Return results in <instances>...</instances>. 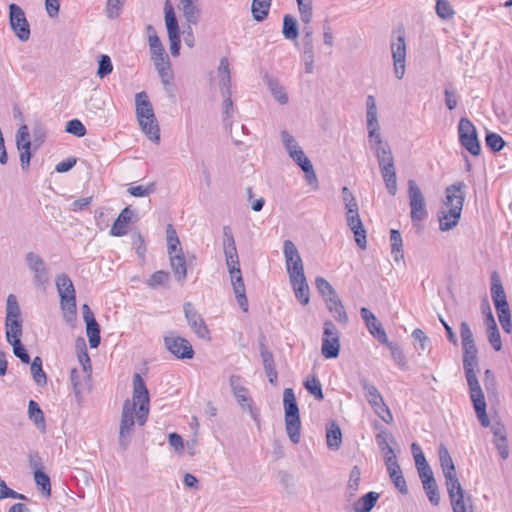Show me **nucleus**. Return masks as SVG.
I'll return each mask as SVG.
<instances>
[{
  "label": "nucleus",
  "mask_w": 512,
  "mask_h": 512,
  "mask_svg": "<svg viewBox=\"0 0 512 512\" xmlns=\"http://www.w3.org/2000/svg\"><path fill=\"white\" fill-rule=\"evenodd\" d=\"M327 446L331 450H338L342 443V432L339 425L332 421L326 428Z\"/></svg>",
  "instance_id": "nucleus-34"
},
{
  "label": "nucleus",
  "mask_w": 512,
  "mask_h": 512,
  "mask_svg": "<svg viewBox=\"0 0 512 512\" xmlns=\"http://www.w3.org/2000/svg\"><path fill=\"white\" fill-rule=\"evenodd\" d=\"M423 489L433 506H438L440 503V494L439 488L436 482H432L426 485H423Z\"/></svg>",
  "instance_id": "nucleus-62"
},
{
  "label": "nucleus",
  "mask_w": 512,
  "mask_h": 512,
  "mask_svg": "<svg viewBox=\"0 0 512 512\" xmlns=\"http://www.w3.org/2000/svg\"><path fill=\"white\" fill-rule=\"evenodd\" d=\"M326 306L337 322L341 324L348 323V315L345 311L342 301L339 299L338 296H336L335 298H327Z\"/></svg>",
  "instance_id": "nucleus-33"
},
{
  "label": "nucleus",
  "mask_w": 512,
  "mask_h": 512,
  "mask_svg": "<svg viewBox=\"0 0 512 512\" xmlns=\"http://www.w3.org/2000/svg\"><path fill=\"white\" fill-rule=\"evenodd\" d=\"M27 266L34 273V282L44 285L48 282V270L44 260L37 254L29 252L25 257Z\"/></svg>",
  "instance_id": "nucleus-23"
},
{
  "label": "nucleus",
  "mask_w": 512,
  "mask_h": 512,
  "mask_svg": "<svg viewBox=\"0 0 512 512\" xmlns=\"http://www.w3.org/2000/svg\"><path fill=\"white\" fill-rule=\"evenodd\" d=\"M379 499L377 492L371 491L360 497L353 505L354 512H370Z\"/></svg>",
  "instance_id": "nucleus-35"
},
{
  "label": "nucleus",
  "mask_w": 512,
  "mask_h": 512,
  "mask_svg": "<svg viewBox=\"0 0 512 512\" xmlns=\"http://www.w3.org/2000/svg\"><path fill=\"white\" fill-rule=\"evenodd\" d=\"M458 135L460 144L473 156L480 155L481 146L478 140L476 127L466 117L460 119L458 124Z\"/></svg>",
  "instance_id": "nucleus-14"
},
{
  "label": "nucleus",
  "mask_w": 512,
  "mask_h": 512,
  "mask_svg": "<svg viewBox=\"0 0 512 512\" xmlns=\"http://www.w3.org/2000/svg\"><path fill=\"white\" fill-rule=\"evenodd\" d=\"M340 333L335 324L327 320L324 322L321 353L326 359H334L340 353Z\"/></svg>",
  "instance_id": "nucleus-12"
},
{
  "label": "nucleus",
  "mask_w": 512,
  "mask_h": 512,
  "mask_svg": "<svg viewBox=\"0 0 512 512\" xmlns=\"http://www.w3.org/2000/svg\"><path fill=\"white\" fill-rule=\"evenodd\" d=\"M9 24L15 36L22 42L30 38V25L24 10L15 3L9 5Z\"/></svg>",
  "instance_id": "nucleus-16"
},
{
  "label": "nucleus",
  "mask_w": 512,
  "mask_h": 512,
  "mask_svg": "<svg viewBox=\"0 0 512 512\" xmlns=\"http://www.w3.org/2000/svg\"><path fill=\"white\" fill-rule=\"evenodd\" d=\"M188 325L201 339H210V332L202 316L196 311L192 303L187 302L183 306Z\"/></svg>",
  "instance_id": "nucleus-22"
},
{
  "label": "nucleus",
  "mask_w": 512,
  "mask_h": 512,
  "mask_svg": "<svg viewBox=\"0 0 512 512\" xmlns=\"http://www.w3.org/2000/svg\"><path fill=\"white\" fill-rule=\"evenodd\" d=\"M360 314L370 334L380 343H387V334L376 316L365 307L361 308Z\"/></svg>",
  "instance_id": "nucleus-25"
},
{
  "label": "nucleus",
  "mask_w": 512,
  "mask_h": 512,
  "mask_svg": "<svg viewBox=\"0 0 512 512\" xmlns=\"http://www.w3.org/2000/svg\"><path fill=\"white\" fill-rule=\"evenodd\" d=\"M362 389L365 392V398L373 408L374 412L385 422L391 423L393 421L392 413L389 407L385 404L382 395L377 387L371 384L367 378L362 377L359 380Z\"/></svg>",
  "instance_id": "nucleus-10"
},
{
  "label": "nucleus",
  "mask_w": 512,
  "mask_h": 512,
  "mask_svg": "<svg viewBox=\"0 0 512 512\" xmlns=\"http://www.w3.org/2000/svg\"><path fill=\"white\" fill-rule=\"evenodd\" d=\"M391 41V53L393 58L394 73L397 79H402L405 74L406 42L404 30H398Z\"/></svg>",
  "instance_id": "nucleus-15"
},
{
  "label": "nucleus",
  "mask_w": 512,
  "mask_h": 512,
  "mask_svg": "<svg viewBox=\"0 0 512 512\" xmlns=\"http://www.w3.org/2000/svg\"><path fill=\"white\" fill-rule=\"evenodd\" d=\"M134 211L129 207L124 208L113 223L110 234L113 236H124L128 232V224L132 222Z\"/></svg>",
  "instance_id": "nucleus-29"
},
{
  "label": "nucleus",
  "mask_w": 512,
  "mask_h": 512,
  "mask_svg": "<svg viewBox=\"0 0 512 512\" xmlns=\"http://www.w3.org/2000/svg\"><path fill=\"white\" fill-rule=\"evenodd\" d=\"M164 13H165V24L167 28L168 38H172L173 36H178L179 34V26L178 21L174 12V8L170 2V0H166L164 4Z\"/></svg>",
  "instance_id": "nucleus-32"
},
{
  "label": "nucleus",
  "mask_w": 512,
  "mask_h": 512,
  "mask_svg": "<svg viewBox=\"0 0 512 512\" xmlns=\"http://www.w3.org/2000/svg\"><path fill=\"white\" fill-rule=\"evenodd\" d=\"M391 254L395 261L403 258V240L398 230L392 229L390 231Z\"/></svg>",
  "instance_id": "nucleus-40"
},
{
  "label": "nucleus",
  "mask_w": 512,
  "mask_h": 512,
  "mask_svg": "<svg viewBox=\"0 0 512 512\" xmlns=\"http://www.w3.org/2000/svg\"><path fill=\"white\" fill-rule=\"evenodd\" d=\"M135 104L136 116L143 133H145L151 141L158 142L160 139L159 125L147 93L144 91L137 93L135 96Z\"/></svg>",
  "instance_id": "nucleus-6"
},
{
  "label": "nucleus",
  "mask_w": 512,
  "mask_h": 512,
  "mask_svg": "<svg viewBox=\"0 0 512 512\" xmlns=\"http://www.w3.org/2000/svg\"><path fill=\"white\" fill-rule=\"evenodd\" d=\"M465 187L463 182H457L446 188L444 208L438 216L441 231H449L458 224L464 203L463 189Z\"/></svg>",
  "instance_id": "nucleus-3"
},
{
  "label": "nucleus",
  "mask_w": 512,
  "mask_h": 512,
  "mask_svg": "<svg viewBox=\"0 0 512 512\" xmlns=\"http://www.w3.org/2000/svg\"><path fill=\"white\" fill-rule=\"evenodd\" d=\"M136 413L135 403H131V400L127 399L123 404L119 428V445L122 450H126L130 443V437L135 423L134 414Z\"/></svg>",
  "instance_id": "nucleus-18"
},
{
  "label": "nucleus",
  "mask_w": 512,
  "mask_h": 512,
  "mask_svg": "<svg viewBox=\"0 0 512 512\" xmlns=\"http://www.w3.org/2000/svg\"><path fill=\"white\" fill-rule=\"evenodd\" d=\"M304 387L312 394L317 400H323L324 394L320 381L316 376H312L304 382Z\"/></svg>",
  "instance_id": "nucleus-52"
},
{
  "label": "nucleus",
  "mask_w": 512,
  "mask_h": 512,
  "mask_svg": "<svg viewBox=\"0 0 512 512\" xmlns=\"http://www.w3.org/2000/svg\"><path fill=\"white\" fill-rule=\"evenodd\" d=\"M34 481L44 496L49 497L51 495L50 477L44 471L35 472Z\"/></svg>",
  "instance_id": "nucleus-49"
},
{
  "label": "nucleus",
  "mask_w": 512,
  "mask_h": 512,
  "mask_svg": "<svg viewBox=\"0 0 512 512\" xmlns=\"http://www.w3.org/2000/svg\"><path fill=\"white\" fill-rule=\"evenodd\" d=\"M303 61L305 72L313 73L314 70V43H303Z\"/></svg>",
  "instance_id": "nucleus-50"
},
{
  "label": "nucleus",
  "mask_w": 512,
  "mask_h": 512,
  "mask_svg": "<svg viewBox=\"0 0 512 512\" xmlns=\"http://www.w3.org/2000/svg\"><path fill=\"white\" fill-rule=\"evenodd\" d=\"M155 68L160 76L162 84L167 87L172 84L173 72L171 70L170 61L156 63Z\"/></svg>",
  "instance_id": "nucleus-47"
},
{
  "label": "nucleus",
  "mask_w": 512,
  "mask_h": 512,
  "mask_svg": "<svg viewBox=\"0 0 512 512\" xmlns=\"http://www.w3.org/2000/svg\"><path fill=\"white\" fill-rule=\"evenodd\" d=\"M460 335L463 348V359L478 358V350L474 342L473 333L467 322H461Z\"/></svg>",
  "instance_id": "nucleus-26"
},
{
  "label": "nucleus",
  "mask_w": 512,
  "mask_h": 512,
  "mask_svg": "<svg viewBox=\"0 0 512 512\" xmlns=\"http://www.w3.org/2000/svg\"><path fill=\"white\" fill-rule=\"evenodd\" d=\"M383 344L389 348V350L391 352V357L394 360V362L401 368L405 367L406 358H405V355H404L402 349L397 344L390 342L388 338H387V343H383Z\"/></svg>",
  "instance_id": "nucleus-53"
},
{
  "label": "nucleus",
  "mask_w": 512,
  "mask_h": 512,
  "mask_svg": "<svg viewBox=\"0 0 512 512\" xmlns=\"http://www.w3.org/2000/svg\"><path fill=\"white\" fill-rule=\"evenodd\" d=\"M5 334L7 342L12 346L13 353L22 363L28 364L30 356L21 343L22 319L20 306L15 295L10 294L6 300Z\"/></svg>",
  "instance_id": "nucleus-2"
},
{
  "label": "nucleus",
  "mask_w": 512,
  "mask_h": 512,
  "mask_svg": "<svg viewBox=\"0 0 512 512\" xmlns=\"http://www.w3.org/2000/svg\"><path fill=\"white\" fill-rule=\"evenodd\" d=\"M86 323V334L91 348H97L100 344V327L96 319Z\"/></svg>",
  "instance_id": "nucleus-43"
},
{
  "label": "nucleus",
  "mask_w": 512,
  "mask_h": 512,
  "mask_svg": "<svg viewBox=\"0 0 512 512\" xmlns=\"http://www.w3.org/2000/svg\"><path fill=\"white\" fill-rule=\"evenodd\" d=\"M125 0H107L105 12L107 18L113 20L116 19L124 6Z\"/></svg>",
  "instance_id": "nucleus-56"
},
{
  "label": "nucleus",
  "mask_w": 512,
  "mask_h": 512,
  "mask_svg": "<svg viewBox=\"0 0 512 512\" xmlns=\"http://www.w3.org/2000/svg\"><path fill=\"white\" fill-rule=\"evenodd\" d=\"M265 82L270 90L274 99L281 105L288 103V96L284 88L279 84L277 79H274L268 75L265 76Z\"/></svg>",
  "instance_id": "nucleus-37"
},
{
  "label": "nucleus",
  "mask_w": 512,
  "mask_h": 512,
  "mask_svg": "<svg viewBox=\"0 0 512 512\" xmlns=\"http://www.w3.org/2000/svg\"><path fill=\"white\" fill-rule=\"evenodd\" d=\"M131 403H135V407L139 405L136 418L139 425H144L149 413V393L144 380L138 373L133 377V399Z\"/></svg>",
  "instance_id": "nucleus-11"
},
{
  "label": "nucleus",
  "mask_w": 512,
  "mask_h": 512,
  "mask_svg": "<svg viewBox=\"0 0 512 512\" xmlns=\"http://www.w3.org/2000/svg\"><path fill=\"white\" fill-rule=\"evenodd\" d=\"M446 488L453 512H473L471 496L465 492L460 482Z\"/></svg>",
  "instance_id": "nucleus-19"
},
{
  "label": "nucleus",
  "mask_w": 512,
  "mask_h": 512,
  "mask_svg": "<svg viewBox=\"0 0 512 512\" xmlns=\"http://www.w3.org/2000/svg\"><path fill=\"white\" fill-rule=\"evenodd\" d=\"M301 21L308 25L313 18L312 0H296Z\"/></svg>",
  "instance_id": "nucleus-46"
},
{
  "label": "nucleus",
  "mask_w": 512,
  "mask_h": 512,
  "mask_svg": "<svg viewBox=\"0 0 512 512\" xmlns=\"http://www.w3.org/2000/svg\"><path fill=\"white\" fill-rule=\"evenodd\" d=\"M150 52H151V60L154 65L156 63H163L169 61V57L165 52V49L159 39L158 36H154L151 38V42H149Z\"/></svg>",
  "instance_id": "nucleus-38"
},
{
  "label": "nucleus",
  "mask_w": 512,
  "mask_h": 512,
  "mask_svg": "<svg viewBox=\"0 0 512 512\" xmlns=\"http://www.w3.org/2000/svg\"><path fill=\"white\" fill-rule=\"evenodd\" d=\"M282 34L285 39L294 41L299 36V28H298V22L297 19L290 15L285 14L283 17V28H282Z\"/></svg>",
  "instance_id": "nucleus-36"
},
{
  "label": "nucleus",
  "mask_w": 512,
  "mask_h": 512,
  "mask_svg": "<svg viewBox=\"0 0 512 512\" xmlns=\"http://www.w3.org/2000/svg\"><path fill=\"white\" fill-rule=\"evenodd\" d=\"M223 123L225 127H231L232 126V116H233V101L231 96H224L223 97Z\"/></svg>",
  "instance_id": "nucleus-61"
},
{
  "label": "nucleus",
  "mask_w": 512,
  "mask_h": 512,
  "mask_svg": "<svg viewBox=\"0 0 512 512\" xmlns=\"http://www.w3.org/2000/svg\"><path fill=\"white\" fill-rule=\"evenodd\" d=\"M281 139L290 157L294 155V151H299V149H302L295 138L287 131L281 132Z\"/></svg>",
  "instance_id": "nucleus-58"
},
{
  "label": "nucleus",
  "mask_w": 512,
  "mask_h": 512,
  "mask_svg": "<svg viewBox=\"0 0 512 512\" xmlns=\"http://www.w3.org/2000/svg\"><path fill=\"white\" fill-rule=\"evenodd\" d=\"M186 21L190 24H197L200 18V9L196 1L181 6Z\"/></svg>",
  "instance_id": "nucleus-48"
},
{
  "label": "nucleus",
  "mask_w": 512,
  "mask_h": 512,
  "mask_svg": "<svg viewBox=\"0 0 512 512\" xmlns=\"http://www.w3.org/2000/svg\"><path fill=\"white\" fill-rule=\"evenodd\" d=\"M478 358L463 359V369L470 390V397L480 424L483 427L490 425V420L486 413V401L484 393L477 379L476 370L478 368Z\"/></svg>",
  "instance_id": "nucleus-4"
},
{
  "label": "nucleus",
  "mask_w": 512,
  "mask_h": 512,
  "mask_svg": "<svg viewBox=\"0 0 512 512\" xmlns=\"http://www.w3.org/2000/svg\"><path fill=\"white\" fill-rule=\"evenodd\" d=\"M16 145L18 150L21 149H30L31 142L28 127L26 125H22L17 134H16Z\"/></svg>",
  "instance_id": "nucleus-57"
},
{
  "label": "nucleus",
  "mask_w": 512,
  "mask_h": 512,
  "mask_svg": "<svg viewBox=\"0 0 512 512\" xmlns=\"http://www.w3.org/2000/svg\"><path fill=\"white\" fill-rule=\"evenodd\" d=\"M168 255L175 279L178 282L183 283L187 277V265L182 248L179 247V251L171 252V254Z\"/></svg>",
  "instance_id": "nucleus-27"
},
{
  "label": "nucleus",
  "mask_w": 512,
  "mask_h": 512,
  "mask_svg": "<svg viewBox=\"0 0 512 512\" xmlns=\"http://www.w3.org/2000/svg\"><path fill=\"white\" fill-rule=\"evenodd\" d=\"M379 169L383 177L386 189L391 196L397 193V177L395 161L390 145L378 147L375 151Z\"/></svg>",
  "instance_id": "nucleus-8"
},
{
  "label": "nucleus",
  "mask_w": 512,
  "mask_h": 512,
  "mask_svg": "<svg viewBox=\"0 0 512 512\" xmlns=\"http://www.w3.org/2000/svg\"><path fill=\"white\" fill-rule=\"evenodd\" d=\"M28 414H29V418L31 420H33L35 425L40 430L44 431L45 430L44 414H43L42 410L40 409L39 405L34 400L29 401Z\"/></svg>",
  "instance_id": "nucleus-42"
},
{
  "label": "nucleus",
  "mask_w": 512,
  "mask_h": 512,
  "mask_svg": "<svg viewBox=\"0 0 512 512\" xmlns=\"http://www.w3.org/2000/svg\"><path fill=\"white\" fill-rule=\"evenodd\" d=\"M360 480H361V470L358 466H354L350 471L349 481H348V485H347V489H346L349 496L355 495V493L357 492V490L359 488Z\"/></svg>",
  "instance_id": "nucleus-51"
},
{
  "label": "nucleus",
  "mask_w": 512,
  "mask_h": 512,
  "mask_svg": "<svg viewBox=\"0 0 512 512\" xmlns=\"http://www.w3.org/2000/svg\"><path fill=\"white\" fill-rule=\"evenodd\" d=\"M65 131L77 137H83L86 134V128L78 119H72L66 123Z\"/></svg>",
  "instance_id": "nucleus-60"
},
{
  "label": "nucleus",
  "mask_w": 512,
  "mask_h": 512,
  "mask_svg": "<svg viewBox=\"0 0 512 512\" xmlns=\"http://www.w3.org/2000/svg\"><path fill=\"white\" fill-rule=\"evenodd\" d=\"M229 385L237 403L242 409H247L253 419H256L257 412L253 408L252 398L248 395V389L242 384L240 375L233 374L229 378Z\"/></svg>",
  "instance_id": "nucleus-20"
},
{
  "label": "nucleus",
  "mask_w": 512,
  "mask_h": 512,
  "mask_svg": "<svg viewBox=\"0 0 512 512\" xmlns=\"http://www.w3.org/2000/svg\"><path fill=\"white\" fill-rule=\"evenodd\" d=\"M435 11L442 20H451L455 15V10L448 0H436Z\"/></svg>",
  "instance_id": "nucleus-44"
},
{
  "label": "nucleus",
  "mask_w": 512,
  "mask_h": 512,
  "mask_svg": "<svg viewBox=\"0 0 512 512\" xmlns=\"http://www.w3.org/2000/svg\"><path fill=\"white\" fill-rule=\"evenodd\" d=\"M387 471L389 477L394 483L395 487L399 490V492L403 495L408 493V488L404 476L402 474L400 465L398 461H394L393 458L387 459Z\"/></svg>",
  "instance_id": "nucleus-30"
},
{
  "label": "nucleus",
  "mask_w": 512,
  "mask_h": 512,
  "mask_svg": "<svg viewBox=\"0 0 512 512\" xmlns=\"http://www.w3.org/2000/svg\"><path fill=\"white\" fill-rule=\"evenodd\" d=\"M56 288L60 297L61 308L64 311V318L72 321L76 318L77 306L75 288L70 277L62 273L55 280Z\"/></svg>",
  "instance_id": "nucleus-9"
},
{
  "label": "nucleus",
  "mask_w": 512,
  "mask_h": 512,
  "mask_svg": "<svg viewBox=\"0 0 512 512\" xmlns=\"http://www.w3.org/2000/svg\"><path fill=\"white\" fill-rule=\"evenodd\" d=\"M169 278L170 275L168 272L159 270L154 272L146 283L150 288H156L160 285H164L165 283H167Z\"/></svg>",
  "instance_id": "nucleus-59"
},
{
  "label": "nucleus",
  "mask_w": 512,
  "mask_h": 512,
  "mask_svg": "<svg viewBox=\"0 0 512 512\" xmlns=\"http://www.w3.org/2000/svg\"><path fill=\"white\" fill-rule=\"evenodd\" d=\"M408 198L410 205V217L414 224L427 218L428 212L424 195L414 180L408 181Z\"/></svg>",
  "instance_id": "nucleus-13"
},
{
  "label": "nucleus",
  "mask_w": 512,
  "mask_h": 512,
  "mask_svg": "<svg viewBox=\"0 0 512 512\" xmlns=\"http://www.w3.org/2000/svg\"><path fill=\"white\" fill-rule=\"evenodd\" d=\"M485 144L493 152H498L505 146V141L499 134L487 132L485 136Z\"/></svg>",
  "instance_id": "nucleus-54"
},
{
  "label": "nucleus",
  "mask_w": 512,
  "mask_h": 512,
  "mask_svg": "<svg viewBox=\"0 0 512 512\" xmlns=\"http://www.w3.org/2000/svg\"><path fill=\"white\" fill-rule=\"evenodd\" d=\"M283 405L287 435L294 444H297L300 441L301 421L298 404L292 388H286L284 390Z\"/></svg>",
  "instance_id": "nucleus-7"
},
{
  "label": "nucleus",
  "mask_w": 512,
  "mask_h": 512,
  "mask_svg": "<svg viewBox=\"0 0 512 512\" xmlns=\"http://www.w3.org/2000/svg\"><path fill=\"white\" fill-rule=\"evenodd\" d=\"M491 297L496 311L509 308L506 293L497 273L491 277Z\"/></svg>",
  "instance_id": "nucleus-28"
},
{
  "label": "nucleus",
  "mask_w": 512,
  "mask_h": 512,
  "mask_svg": "<svg viewBox=\"0 0 512 512\" xmlns=\"http://www.w3.org/2000/svg\"><path fill=\"white\" fill-rule=\"evenodd\" d=\"M290 284L294 290L296 299L302 304L307 305L310 301V289L306 277L290 279Z\"/></svg>",
  "instance_id": "nucleus-31"
},
{
  "label": "nucleus",
  "mask_w": 512,
  "mask_h": 512,
  "mask_svg": "<svg viewBox=\"0 0 512 512\" xmlns=\"http://www.w3.org/2000/svg\"><path fill=\"white\" fill-rule=\"evenodd\" d=\"M439 461L445 477V485L449 486L453 483H458L459 479L456 474L454 462L448 449L443 444L439 446Z\"/></svg>",
  "instance_id": "nucleus-24"
},
{
  "label": "nucleus",
  "mask_w": 512,
  "mask_h": 512,
  "mask_svg": "<svg viewBox=\"0 0 512 512\" xmlns=\"http://www.w3.org/2000/svg\"><path fill=\"white\" fill-rule=\"evenodd\" d=\"M113 70V65L111 59L108 55H101L98 61V70L97 75L100 78H104L108 74H110Z\"/></svg>",
  "instance_id": "nucleus-64"
},
{
  "label": "nucleus",
  "mask_w": 512,
  "mask_h": 512,
  "mask_svg": "<svg viewBox=\"0 0 512 512\" xmlns=\"http://www.w3.org/2000/svg\"><path fill=\"white\" fill-rule=\"evenodd\" d=\"M283 254L289 280L305 276L302 258L296 245L291 240L284 241Z\"/></svg>",
  "instance_id": "nucleus-17"
},
{
  "label": "nucleus",
  "mask_w": 512,
  "mask_h": 512,
  "mask_svg": "<svg viewBox=\"0 0 512 512\" xmlns=\"http://www.w3.org/2000/svg\"><path fill=\"white\" fill-rule=\"evenodd\" d=\"M315 285L321 296L327 301V298H335L337 295L336 290L332 285L323 277L318 276L315 279Z\"/></svg>",
  "instance_id": "nucleus-45"
},
{
  "label": "nucleus",
  "mask_w": 512,
  "mask_h": 512,
  "mask_svg": "<svg viewBox=\"0 0 512 512\" xmlns=\"http://www.w3.org/2000/svg\"><path fill=\"white\" fill-rule=\"evenodd\" d=\"M223 250L235 297L241 309L246 312L248 310V300L240 270L235 240L229 226H224L223 228Z\"/></svg>",
  "instance_id": "nucleus-1"
},
{
  "label": "nucleus",
  "mask_w": 512,
  "mask_h": 512,
  "mask_svg": "<svg viewBox=\"0 0 512 512\" xmlns=\"http://www.w3.org/2000/svg\"><path fill=\"white\" fill-rule=\"evenodd\" d=\"M166 349L178 359H191L194 350L188 340L183 337L170 334L164 337Z\"/></svg>",
  "instance_id": "nucleus-21"
},
{
  "label": "nucleus",
  "mask_w": 512,
  "mask_h": 512,
  "mask_svg": "<svg viewBox=\"0 0 512 512\" xmlns=\"http://www.w3.org/2000/svg\"><path fill=\"white\" fill-rule=\"evenodd\" d=\"M30 370L37 385L43 386L47 383V376L42 368V359L39 356L33 359Z\"/></svg>",
  "instance_id": "nucleus-41"
},
{
  "label": "nucleus",
  "mask_w": 512,
  "mask_h": 512,
  "mask_svg": "<svg viewBox=\"0 0 512 512\" xmlns=\"http://www.w3.org/2000/svg\"><path fill=\"white\" fill-rule=\"evenodd\" d=\"M351 231L354 234V239L356 244L361 249H366L367 247V240H366V230L364 228L363 223L361 222L359 225H354L351 228Z\"/></svg>",
  "instance_id": "nucleus-63"
},
{
  "label": "nucleus",
  "mask_w": 512,
  "mask_h": 512,
  "mask_svg": "<svg viewBox=\"0 0 512 512\" xmlns=\"http://www.w3.org/2000/svg\"><path fill=\"white\" fill-rule=\"evenodd\" d=\"M167 234V252L168 254H171V252H177L179 251L180 240L177 236L176 230L173 228L171 224L167 226L166 229Z\"/></svg>",
  "instance_id": "nucleus-55"
},
{
  "label": "nucleus",
  "mask_w": 512,
  "mask_h": 512,
  "mask_svg": "<svg viewBox=\"0 0 512 512\" xmlns=\"http://www.w3.org/2000/svg\"><path fill=\"white\" fill-rule=\"evenodd\" d=\"M478 358L463 359V369L470 390V397L480 424L483 427L490 425V420L486 413V401L484 393L477 379L476 370L478 368Z\"/></svg>",
  "instance_id": "nucleus-5"
},
{
  "label": "nucleus",
  "mask_w": 512,
  "mask_h": 512,
  "mask_svg": "<svg viewBox=\"0 0 512 512\" xmlns=\"http://www.w3.org/2000/svg\"><path fill=\"white\" fill-rule=\"evenodd\" d=\"M272 0H253L251 6V12L253 19L257 22L264 21L271 7Z\"/></svg>",
  "instance_id": "nucleus-39"
}]
</instances>
